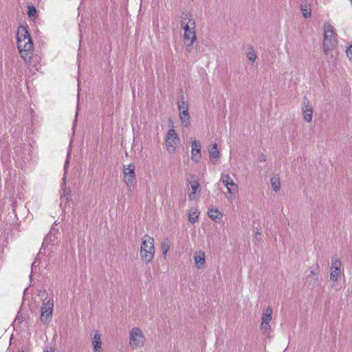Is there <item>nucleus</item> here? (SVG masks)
<instances>
[{"instance_id": "13", "label": "nucleus", "mask_w": 352, "mask_h": 352, "mask_svg": "<svg viewBox=\"0 0 352 352\" xmlns=\"http://www.w3.org/2000/svg\"><path fill=\"white\" fill-rule=\"evenodd\" d=\"M201 143L197 140H193L191 143V159L195 162H198L201 157Z\"/></svg>"}, {"instance_id": "17", "label": "nucleus", "mask_w": 352, "mask_h": 352, "mask_svg": "<svg viewBox=\"0 0 352 352\" xmlns=\"http://www.w3.org/2000/svg\"><path fill=\"white\" fill-rule=\"evenodd\" d=\"M194 260L195 267L198 270L201 269L206 263L204 252L201 250L195 252Z\"/></svg>"}, {"instance_id": "1", "label": "nucleus", "mask_w": 352, "mask_h": 352, "mask_svg": "<svg viewBox=\"0 0 352 352\" xmlns=\"http://www.w3.org/2000/svg\"><path fill=\"white\" fill-rule=\"evenodd\" d=\"M17 48L21 58L27 62L32 58L33 53V43L32 38L27 30L23 25H20L17 30Z\"/></svg>"}, {"instance_id": "23", "label": "nucleus", "mask_w": 352, "mask_h": 352, "mask_svg": "<svg viewBox=\"0 0 352 352\" xmlns=\"http://www.w3.org/2000/svg\"><path fill=\"white\" fill-rule=\"evenodd\" d=\"M209 155L212 159L219 158V152L218 151L217 144H213L211 148L209 150Z\"/></svg>"}, {"instance_id": "24", "label": "nucleus", "mask_w": 352, "mask_h": 352, "mask_svg": "<svg viewBox=\"0 0 352 352\" xmlns=\"http://www.w3.org/2000/svg\"><path fill=\"white\" fill-rule=\"evenodd\" d=\"M246 56L248 60L252 63H254L256 58V52L252 47L248 50L246 53Z\"/></svg>"}, {"instance_id": "18", "label": "nucleus", "mask_w": 352, "mask_h": 352, "mask_svg": "<svg viewBox=\"0 0 352 352\" xmlns=\"http://www.w3.org/2000/svg\"><path fill=\"white\" fill-rule=\"evenodd\" d=\"M199 212L197 208H191L188 212V221L191 223H195L198 219Z\"/></svg>"}, {"instance_id": "19", "label": "nucleus", "mask_w": 352, "mask_h": 352, "mask_svg": "<svg viewBox=\"0 0 352 352\" xmlns=\"http://www.w3.org/2000/svg\"><path fill=\"white\" fill-rule=\"evenodd\" d=\"M170 241L168 238H166L163 240L161 244V249L162 251V254L164 258H166L167 253L170 249Z\"/></svg>"}, {"instance_id": "12", "label": "nucleus", "mask_w": 352, "mask_h": 352, "mask_svg": "<svg viewBox=\"0 0 352 352\" xmlns=\"http://www.w3.org/2000/svg\"><path fill=\"white\" fill-rule=\"evenodd\" d=\"M135 166L133 164H130L124 169V182L129 188H131L133 181L135 178Z\"/></svg>"}, {"instance_id": "7", "label": "nucleus", "mask_w": 352, "mask_h": 352, "mask_svg": "<svg viewBox=\"0 0 352 352\" xmlns=\"http://www.w3.org/2000/svg\"><path fill=\"white\" fill-rule=\"evenodd\" d=\"M195 21L192 22L191 25H186L184 28V39L186 47L188 50H190V47L197 39L195 32Z\"/></svg>"}, {"instance_id": "33", "label": "nucleus", "mask_w": 352, "mask_h": 352, "mask_svg": "<svg viewBox=\"0 0 352 352\" xmlns=\"http://www.w3.org/2000/svg\"><path fill=\"white\" fill-rule=\"evenodd\" d=\"M258 160H259L260 162H265V155H260V156H259V157H258Z\"/></svg>"}, {"instance_id": "25", "label": "nucleus", "mask_w": 352, "mask_h": 352, "mask_svg": "<svg viewBox=\"0 0 352 352\" xmlns=\"http://www.w3.org/2000/svg\"><path fill=\"white\" fill-rule=\"evenodd\" d=\"M190 185L192 191H197L200 188V185L198 180H193L190 182Z\"/></svg>"}, {"instance_id": "35", "label": "nucleus", "mask_w": 352, "mask_h": 352, "mask_svg": "<svg viewBox=\"0 0 352 352\" xmlns=\"http://www.w3.org/2000/svg\"><path fill=\"white\" fill-rule=\"evenodd\" d=\"M68 164H69V159L67 158L65 162V168H66V166H67Z\"/></svg>"}, {"instance_id": "8", "label": "nucleus", "mask_w": 352, "mask_h": 352, "mask_svg": "<svg viewBox=\"0 0 352 352\" xmlns=\"http://www.w3.org/2000/svg\"><path fill=\"white\" fill-rule=\"evenodd\" d=\"M179 144V138L175 129H169L166 138V147L169 153H173Z\"/></svg>"}, {"instance_id": "30", "label": "nucleus", "mask_w": 352, "mask_h": 352, "mask_svg": "<svg viewBox=\"0 0 352 352\" xmlns=\"http://www.w3.org/2000/svg\"><path fill=\"white\" fill-rule=\"evenodd\" d=\"M303 15L305 18H309L311 16V12L305 10V12H303Z\"/></svg>"}, {"instance_id": "9", "label": "nucleus", "mask_w": 352, "mask_h": 352, "mask_svg": "<svg viewBox=\"0 0 352 352\" xmlns=\"http://www.w3.org/2000/svg\"><path fill=\"white\" fill-rule=\"evenodd\" d=\"M342 263L339 258H332L330 267V279L333 283L338 280L342 274Z\"/></svg>"}, {"instance_id": "5", "label": "nucleus", "mask_w": 352, "mask_h": 352, "mask_svg": "<svg viewBox=\"0 0 352 352\" xmlns=\"http://www.w3.org/2000/svg\"><path fill=\"white\" fill-rule=\"evenodd\" d=\"M146 342V338L138 327H133L129 332V346L133 349L142 348Z\"/></svg>"}, {"instance_id": "15", "label": "nucleus", "mask_w": 352, "mask_h": 352, "mask_svg": "<svg viewBox=\"0 0 352 352\" xmlns=\"http://www.w3.org/2000/svg\"><path fill=\"white\" fill-rule=\"evenodd\" d=\"M304 107L303 110V118L307 122H310L312 120L313 108L310 102L307 98L304 99L303 101Z\"/></svg>"}, {"instance_id": "27", "label": "nucleus", "mask_w": 352, "mask_h": 352, "mask_svg": "<svg viewBox=\"0 0 352 352\" xmlns=\"http://www.w3.org/2000/svg\"><path fill=\"white\" fill-rule=\"evenodd\" d=\"M36 10L34 6H29L28 7V15L30 16H33L36 14Z\"/></svg>"}, {"instance_id": "34", "label": "nucleus", "mask_w": 352, "mask_h": 352, "mask_svg": "<svg viewBox=\"0 0 352 352\" xmlns=\"http://www.w3.org/2000/svg\"><path fill=\"white\" fill-rule=\"evenodd\" d=\"M38 266V265L36 264V262L34 261L32 264V271L33 270V269H36V267Z\"/></svg>"}, {"instance_id": "10", "label": "nucleus", "mask_w": 352, "mask_h": 352, "mask_svg": "<svg viewBox=\"0 0 352 352\" xmlns=\"http://www.w3.org/2000/svg\"><path fill=\"white\" fill-rule=\"evenodd\" d=\"M272 309L270 307L263 310L261 329L264 334H268L270 331V322L272 320Z\"/></svg>"}, {"instance_id": "11", "label": "nucleus", "mask_w": 352, "mask_h": 352, "mask_svg": "<svg viewBox=\"0 0 352 352\" xmlns=\"http://www.w3.org/2000/svg\"><path fill=\"white\" fill-rule=\"evenodd\" d=\"M220 182L226 187L230 195H234L238 191V186L228 174H222Z\"/></svg>"}, {"instance_id": "22", "label": "nucleus", "mask_w": 352, "mask_h": 352, "mask_svg": "<svg viewBox=\"0 0 352 352\" xmlns=\"http://www.w3.org/2000/svg\"><path fill=\"white\" fill-rule=\"evenodd\" d=\"M194 21L191 18V16L188 14H183L181 20V25L184 28L186 25H191L192 22Z\"/></svg>"}, {"instance_id": "36", "label": "nucleus", "mask_w": 352, "mask_h": 352, "mask_svg": "<svg viewBox=\"0 0 352 352\" xmlns=\"http://www.w3.org/2000/svg\"><path fill=\"white\" fill-rule=\"evenodd\" d=\"M45 352H53V351H46Z\"/></svg>"}, {"instance_id": "14", "label": "nucleus", "mask_w": 352, "mask_h": 352, "mask_svg": "<svg viewBox=\"0 0 352 352\" xmlns=\"http://www.w3.org/2000/svg\"><path fill=\"white\" fill-rule=\"evenodd\" d=\"M91 344L93 346L94 352H102V340L100 335L96 330H94L93 331V336L91 337Z\"/></svg>"}, {"instance_id": "26", "label": "nucleus", "mask_w": 352, "mask_h": 352, "mask_svg": "<svg viewBox=\"0 0 352 352\" xmlns=\"http://www.w3.org/2000/svg\"><path fill=\"white\" fill-rule=\"evenodd\" d=\"M346 54L349 59V60L352 63V45H351L346 50Z\"/></svg>"}, {"instance_id": "16", "label": "nucleus", "mask_w": 352, "mask_h": 352, "mask_svg": "<svg viewBox=\"0 0 352 352\" xmlns=\"http://www.w3.org/2000/svg\"><path fill=\"white\" fill-rule=\"evenodd\" d=\"M26 63H29L30 70L33 74L38 72L41 68V64L40 63V58L37 56H33V53L32 54V58L30 60H28Z\"/></svg>"}, {"instance_id": "3", "label": "nucleus", "mask_w": 352, "mask_h": 352, "mask_svg": "<svg viewBox=\"0 0 352 352\" xmlns=\"http://www.w3.org/2000/svg\"><path fill=\"white\" fill-rule=\"evenodd\" d=\"M154 239L147 234L143 236L140 247V256L146 263H150L154 256Z\"/></svg>"}, {"instance_id": "20", "label": "nucleus", "mask_w": 352, "mask_h": 352, "mask_svg": "<svg viewBox=\"0 0 352 352\" xmlns=\"http://www.w3.org/2000/svg\"><path fill=\"white\" fill-rule=\"evenodd\" d=\"M270 182L273 188V190L275 192H278L280 190V178L278 177V176L273 175L270 179Z\"/></svg>"}, {"instance_id": "29", "label": "nucleus", "mask_w": 352, "mask_h": 352, "mask_svg": "<svg viewBox=\"0 0 352 352\" xmlns=\"http://www.w3.org/2000/svg\"><path fill=\"white\" fill-rule=\"evenodd\" d=\"M51 241V236H47L43 241V245H42V248H43V246L45 245H47V243H49V241Z\"/></svg>"}, {"instance_id": "31", "label": "nucleus", "mask_w": 352, "mask_h": 352, "mask_svg": "<svg viewBox=\"0 0 352 352\" xmlns=\"http://www.w3.org/2000/svg\"><path fill=\"white\" fill-rule=\"evenodd\" d=\"M195 193H196V192H195V191H192L191 192H190V193L188 194L189 198H190V199H192V198H194V197H195Z\"/></svg>"}, {"instance_id": "4", "label": "nucleus", "mask_w": 352, "mask_h": 352, "mask_svg": "<svg viewBox=\"0 0 352 352\" xmlns=\"http://www.w3.org/2000/svg\"><path fill=\"white\" fill-rule=\"evenodd\" d=\"M324 40L323 50L326 55L337 43V34L333 27L329 23H325L323 27Z\"/></svg>"}, {"instance_id": "2", "label": "nucleus", "mask_w": 352, "mask_h": 352, "mask_svg": "<svg viewBox=\"0 0 352 352\" xmlns=\"http://www.w3.org/2000/svg\"><path fill=\"white\" fill-rule=\"evenodd\" d=\"M38 296L42 299L40 320L42 323L48 324L52 318L54 298L48 296L45 290L38 291Z\"/></svg>"}, {"instance_id": "21", "label": "nucleus", "mask_w": 352, "mask_h": 352, "mask_svg": "<svg viewBox=\"0 0 352 352\" xmlns=\"http://www.w3.org/2000/svg\"><path fill=\"white\" fill-rule=\"evenodd\" d=\"M208 214L209 217L213 221H217V219H219V216H221L219 210L217 208H209Z\"/></svg>"}, {"instance_id": "32", "label": "nucleus", "mask_w": 352, "mask_h": 352, "mask_svg": "<svg viewBox=\"0 0 352 352\" xmlns=\"http://www.w3.org/2000/svg\"><path fill=\"white\" fill-rule=\"evenodd\" d=\"M261 236V234L259 232H257L255 234V239L257 240H260Z\"/></svg>"}, {"instance_id": "6", "label": "nucleus", "mask_w": 352, "mask_h": 352, "mask_svg": "<svg viewBox=\"0 0 352 352\" xmlns=\"http://www.w3.org/2000/svg\"><path fill=\"white\" fill-rule=\"evenodd\" d=\"M178 110L179 113V119L183 126L188 128L190 124V117L188 111V103L184 99V96H181L177 102Z\"/></svg>"}, {"instance_id": "28", "label": "nucleus", "mask_w": 352, "mask_h": 352, "mask_svg": "<svg viewBox=\"0 0 352 352\" xmlns=\"http://www.w3.org/2000/svg\"><path fill=\"white\" fill-rule=\"evenodd\" d=\"M311 278L314 281L318 278V275L316 273L311 272L309 275L308 276V278Z\"/></svg>"}]
</instances>
